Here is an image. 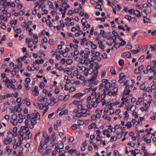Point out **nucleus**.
<instances>
[{
  "label": "nucleus",
  "instance_id": "38",
  "mask_svg": "<svg viewBox=\"0 0 156 156\" xmlns=\"http://www.w3.org/2000/svg\"><path fill=\"white\" fill-rule=\"evenodd\" d=\"M79 63L78 64H80V66H81V64H84L86 62V60H83L82 59H80L79 60Z\"/></svg>",
  "mask_w": 156,
  "mask_h": 156
},
{
  "label": "nucleus",
  "instance_id": "22",
  "mask_svg": "<svg viewBox=\"0 0 156 156\" xmlns=\"http://www.w3.org/2000/svg\"><path fill=\"white\" fill-rule=\"evenodd\" d=\"M77 123L79 125H83L84 124V122L83 120H79L77 121Z\"/></svg>",
  "mask_w": 156,
  "mask_h": 156
},
{
  "label": "nucleus",
  "instance_id": "46",
  "mask_svg": "<svg viewBox=\"0 0 156 156\" xmlns=\"http://www.w3.org/2000/svg\"><path fill=\"white\" fill-rule=\"evenodd\" d=\"M38 151L40 153H41L42 151V145L41 144L38 147Z\"/></svg>",
  "mask_w": 156,
  "mask_h": 156
},
{
  "label": "nucleus",
  "instance_id": "64",
  "mask_svg": "<svg viewBox=\"0 0 156 156\" xmlns=\"http://www.w3.org/2000/svg\"><path fill=\"white\" fill-rule=\"evenodd\" d=\"M45 152L47 154H49L51 152V150L49 149H47L46 150Z\"/></svg>",
  "mask_w": 156,
  "mask_h": 156
},
{
  "label": "nucleus",
  "instance_id": "39",
  "mask_svg": "<svg viewBox=\"0 0 156 156\" xmlns=\"http://www.w3.org/2000/svg\"><path fill=\"white\" fill-rule=\"evenodd\" d=\"M50 141V138L49 136H48L44 140V142L45 144H46L48 143Z\"/></svg>",
  "mask_w": 156,
  "mask_h": 156
},
{
  "label": "nucleus",
  "instance_id": "34",
  "mask_svg": "<svg viewBox=\"0 0 156 156\" xmlns=\"http://www.w3.org/2000/svg\"><path fill=\"white\" fill-rule=\"evenodd\" d=\"M136 108L135 106L132 105L130 107L129 110H130L132 112H133L135 111Z\"/></svg>",
  "mask_w": 156,
  "mask_h": 156
},
{
  "label": "nucleus",
  "instance_id": "60",
  "mask_svg": "<svg viewBox=\"0 0 156 156\" xmlns=\"http://www.w3.org/2000/svg\"><path fill=\"white\" fill-rule=\"evenodd\" d=\"M125 18L129 21H130V19H131V16L127 15L125 16Z\"/></svg>",
  "mask_w": 156,
  "mask_h": 156
},
{
  "label": "nucleus",
  "instance_id": "19",
  "mask_svg": "<svg viewBox=\"0 0 156 156\" xmlns=\"http://www.w3.org/2000/svg\"><path fill=\"white\" fill-rule=\"evenodd\" d=\"M77 66L80 68V69L83 72H84L86 71L85 67L82 66H80V64H78Z\"/></svg>",
  "mask_w": 156,
  "mask_h": 156
},
{
  "label": "nucleus",
  "instance_id": "61",
  "mask_svg": "<svg viewBox=\"0 0 156 156\" xmlns=\"http://www.w3.org/2000/svg\"><path fill=\"white\" fill-rule=\"evenodd\" d=\"M76 90L75 88L73 87H71L69 89V91L70 92H73L75 91Z\"/></svg>",
  "mask_w": 156,
  "mask_h": 156
},
{
  "label": "nucleus",
  "instance_id": "42",
  "mask_svg": "<svg viewBox=\"0 0 156 156\" xmlns=\"http://www.w3.org/2000/svg\"><path fill=\"white\" fill-rule=\"evenodd\" d=\"M18 117L21 119H24L26 117V116L24 115H22L21 114H19L18 115Z\"/></svg>",
  "mask_w": 156,
  "mask_h": 156
},
{
  "label": "nucleus",
  "instance_id": "54",
  "mask_svg": "<svg viewBox=\"0 0 156 156\" xmlns=\"http://www.w3.org/2000/svg\"><path fill=\"white\" fill-rule=\"evenodd\" d=\"M69 97V94H67L65 96H64V99L63 100L64 101H66L67 100Z\"/></svg>",
  "mask_w": 156,
  "mask_h": 156
},
{
  "label": "nucleus",
  "instance_id": "30",
  "mask_svg": "<svg viewBox=\"0 0 156 156\" xmlns=\"http://www.w3.org/2000/svg\"><path fill=\"white\" fill-rule=\"evenodd\" d=\"M77 128V124L73 125L71 127V128L72 130H75Z\"/></svg>",
  "mask_w": 156,
  "mask_h": 156
},
{
  "label": "nucleus",
  "instance_id": "47",
  "mask_svg": "<svg viewBox=\"0 0 156 156\" xmlns=\"http://www.w3.org/2000/svg\"><path fill=\"white\" fill-rule=\"evenodd\" d=\"M131 152H133L136 154H138L140 152V150L138 149H135L134 150H132Z\"/></svg>",
  "mask_w": 156,
  "mask_h": 156
},
{
  "label": "nucleus",
  "instance_id": "2",
  "mask_svg": "<svg viewBox=\"0 0 156 156\" xmlns=\"http://www.w3.org/2000/svg\"><path fill=\"white\" fill-rule=\"evenodd\" d=\"M95 67L94 69H92L93 74L92 75L91 78L90 79V80H95L98 74V69L99 68L98 67V63L95 62L94 63Z\"/></svg>",
  "mask_w": 156,
  "mask_h": 156
},
{
  "label": "nucleus",
  "instance_id": "26",
  "mask_svg": "<svg viewBox=\"0 0 156 156\" xmlns=\"http://www.w3.org/2000/svg\"><path fill=\"white\" fill-rule=\"evenodd\" d=\"M66 62L68 65H70L73 62V60L71 59H68L66 61Z\"/></svg>",
  "mask_w": 156,
  "mask_h": 156
},
{
  "label": "nucleus",
  "instance_id": "12",
  "mask_svg": "<svg viewBox=\"0 0 156 156\" xmlns=\"http://www.w3.org/2000/svg\"><path fill=\"white\" fill-rule=\"evenodd\" d=\"M78 72L77 70H76L74 71V73L76 74L77 78L78 79H81V77L83 78V76H82L80 74H78Z\"/></svg>",
  "mask_w": 156,
  "mask_h": 156
},
{
  "label": "nucleus",
  "instance_id": "36",
  "mask_svg": "<svg viewBox=\"0 0 156 156\" xmlns=\"http://www.w3.org/2000/svg\"><path fill=\"white\" fill-rule=\"evenodd\" d=\"M126 126L128 128H130L132 126V124H131V122H128L126 125Z\"/></svg>",
  "mask_w": 156,
  "mask_h": 156
},
{
  "label": "nucleus",
  "instance_id": "51",
  "mask_svg": "<svg viewBox=\"0 0 156 156\" xmlns=\"http://www.w3.org/2000/svg\"><path fill=\"white\" fill-rule=\"evenodd\" d=\"M106 71L105 70H103L101 73V77L103 78L104 76H105L106 75Z\"/></svg>",
  "mask_w": 156,
  "mask_h": 156
},
{
  "label": "nucleus",
  "instance_id": "59",
  "mask_svg": "<svg viewBox=\"0 0 156 156\" xmlns=\"http://www.w3.org/2000/svg\"><path fill=\"white\" fill-rule=\"evenodd\" d=\"M140 90H143L145 88V86L144 84H142L140 87Z\"/></svg>",
  "mask_w": 156,
  "mask_h": 156
},
{
  "label": "nucleus",
  "instance_id": "57",
  "mask_svg": "<svg viewBox=\"0 0 156 156\" xmlns=\"http://www.w3.org/2000/svg\"><path fill=\"white\" fill-rule=\"evenodd\" d=\"M117 136H111L110 141H111L112 140H113L114 141H115L117 140Z\"/></svg>",
  "mask_w": 156,
  "mask_h": 156
},
{
  "label": "nucleus",
  "instance_id": "49",
  "mask_svg": "<svg viewBox=\"0 0 156 156\" xmlns=\"http://www.w3.org/2000/svg\"><path fill=\"white\" fill-rule=\"evenodd\" d=\"M110 72H111V73L112 74H114V75L116 74V73L115 72V69L114 68H111Z\"/></svg>",
  "mask_w": 156,
  "mask_h": 156
},
{
  "label": "nucleus",
  "instance_id": "40",
  "mask_svg": "<svg viewBox=\"0 0 156 156\" xmlns=\"http://www.w3.org/2000/svg\"><path fill=\"white\" fill-rule=\"evenodd\" d=\"M94 62V61L93 60H91V62H90V65L89 66V68L90 69H93V63Z\"/></svg>",
  "mask_w": 156,
  "mask_h": 156
},
{
  "label": "nucleus",
  "instance_id": "17",
  "mask_svg": "<svg viewBox=\"0 0 156 156\" xmlns=\"http://www.w3.org/2000/svg\"><path fill=\"white\" fill-rule=\"evenodd\" d=\"M146 12L147 10L146 9H144V11H141V15L144 18H146L147 16Z\"/></svg>",
  "mask_w": 156,
  "mask_h": 156
},
{
  "label": "nucleus",
  "instance_id": "41",
  "mask_svg": "<svg viewBox=\"0 0 156 156\" xmlns=\"http://www.w3.org/2000/svg\"><path fill=\"white\" fill-rule=\"evenodd\" d=\"M48 4L49 5V8H51L52 9H53L54 6L52 5V3L51 2L49 1L48 2Z\"/></svg>",
  "mask_w": 156,
  "mask_h": 156
},
{
  "label": "nucleus",
  "instance_id": "45",
  "mask_svg": "<svg viewBox=\"0 0 156 156\" xmlns=\"http://www.w3.org/2000/svg\"><path fill=\"white\" fill-rule=\"evenodd\" d=\"M131 21L133 23H135L136 22L137 20L136 18L131 17V19H130Z\"/></svg>",
  "mask_w": 156,
  "mask_h": 156
},
{
  "label": "nucleus",
  "instance_id": "14",
  "mask_svg": "<svg viewBox=\"0 0 156 156\" xmlns=\"http://www.w3.org/2000/svg\"><path fill=\"white\" fill-rule=\"evenodd\" d=\"M62 6L64 8V10L65 11L66 10L67 8H69L70 7L69 5L66 3H62Z\"/></svg>",
  "mask_w": 156,
  "mask_h": 156
},
{
  "label": "nucleus",
  "instance_id": "4",
  "mask_svg": "<svg viewBox=\"0 0 156 156\" xmlns=\"http://www.w3.org/2000/svg\"><path fill=\"white\" fill-rule=\"evenodd\" d=\"M31 119H34L37 120H39L40 118V114L38 112L36 113H31Z\"/></svg>",
  "mask_w": 156,
  "mask_h": 156
},
{
  "label": "nucleus",
  "instance_id": "35",
  "mask_svg": "<svg viewBox=\"0 0 156 156\" xmlns=\"http://www.w3.org/2000/svg\"><path fill=\"white\" fill-rule=\"evenodd\" d=\"M76 151V149H70L68 151V152H69L70 154H73L74 152H75Z\"/></svg>",
  "mask_w": 156,
  "mask_h": 156
},
{
  "label": "nucleus",
  "instance_id": "53",
  "mask_svg": "<svg viewBox=\"0 0 156 156\" xmlns=\"http://www.w3.org/2000/svg\"><path fill=\"white\" fill-rule=\"evenodd\" d=\"M37 9L36 8V7H34V10H33L32 11V14L33 15H35L37 12Z\"/></svg>",
  "mask_w": 156,
  "mask_h": 156
},
{
  "label": "nucleus",
  "instance_id": "43",
  "mask_svg": "<svg viewBox=\"0 0 156 156\" xmlns=\"http://www.w3.org/2000/svg\"><path fill=\"white\" fill-rule=\"evenodd\" d=\"M134 11L135 10H134L133 9H131L128 10L129 13L131 15L134 14Z\"/></svg>",
  "mask_w": 156,
  "mask_h": 156
},
{
  "label": "nucleus",
  "instance_id": "56",
  "mask_svg": "<svg viewBox=\"0 0 156 156\" xmlns=\"http://www.w3.org/2000/svg\"><path fill=\"white\" fill-rule=\"evenodd\" d=\"M6 1L7 0H1L0 1V5L5 4Z\"/></svg>",
  "mask_w": 156,
  "mask_h": 156
},
{
  "label": "nucleus",
  "instance_id": "29",
  "mask_svg": "<svg viewBox=\"0 0 156 156\" xmlns=\"http://www.w3.org/2000/svg\"><path fill=\"white\" fill-rule=\"evenodd\" d=\"M119 64L120 66H122L124 65V62L123 60L120 59L119 61Z\"/></svg>",
  "mask_w": 156,
  "mask_h": 156
},
{
  "label": "nucleus",
  "instance_id": "1",
  "mask_svg": "<svg viewBox=\"0 0 156 156\" xmlns=\"http://www.w3.org/2000/svg\"><path fill=\"white\" fill-rule=\"evenodd\" d=\"M100 93H97L95 96H90L87 98V107L88 108H91L92 107H96L101 101Z\"/></svg>",
  "mask_w": 156,
  "mask_h": 156
},
{
  "label": "nucleus",
  "instance_id": "13",
  "mask_svg": "<svg viewBox=\"0 0 156 156\" xmlns=\"http://www.w3.org/2000/svg\"><path fill=\"white\" fill-rule=\"evenodd\" d=\"M68 110L67 109H65L64 110L60 112L59 116H61L63 115L66 114L68 113Z\"/></svg>",
  "mask_w": 156,
  "mask_h": 156
},
{
  "label": "nucleus",
  "instance_id": "62",
  "mask_svg": "<svg viewBox=\"0 0 156 156\" xmlns=\"http://www.w3.org/2000/svg\"><path fill=\"white\" fill-rule=\"evenodd\" d=\"M80 101L77 100H74L73 101V103L75 105H77L79 104Z\"/></svg>",
  "mask_w": 156,
  "mask_h": 156
},
{
  "label": "nucleus",
  "instance_id": "8",
  "mask_svg": "<svg viewBox=\"0 0 156 156\" xmlns=\"http://www.w3.org/2000/svg\"><path fill=\"white\" fill-rule=\"evenodd\" d=\"M58 147L60 149H62L64 147V144L62 141H59L58 142Z\"/></svg>",
  "mask_w": 156,
  "mask_h": 156
},
{
  "label": "nucleus",
  "instance_id": "5",
  "mask_svg": "<svg viewBox=\"0 0 156 156\" xmlns=\"http://www.w3.org/2000/svg\"><path fill=\"white\" fill-rule=\"evenodd\" d=\"M125 77L126 76L124 73H121L119 76L120 79L119 80V82L120 83H123L126 79Z\"/></svg>",
  "mask_w": 156,
  "mask_h": 156
},
{
  "label": "nucleus",
  "instance_id": "15",
  "mask_svg": "<svg viewBox=\"0 0 156 156\" xmlns=\"http://www.w3.org/2000/svg\"><path fill=\"white\" fill-rule=\"evenodd\" d=\"M26 135L28 136V138L29 139H30L32 137V134L28 130H27L26 133Z\"/></svg>",
  "mask_w": 156,
  "mask_h": 156
},
{
  "label": "nucleus",
  "instance_id": "27",
  "mask_svg": "<svg viewBox=\"0 0 156 156\" xmlns=\"http://www.w3.org/2000/svg\"><path fill=\"white\" fill-rule=\"evenodd\" d=\"M103 91H104V93H103V94H106V95L108 94H107L108 92L109 91H110L109 90V89L108 88L105 89H103Z\"/></svg>",
  "mask_w": 156,
  "mask_h": 156
},
{
  "label": "nucleus",
  "instance_id": "6",
  "mask_svg": "<svg viewBox=\"0 0 156 156\" xmlns=\"http://www.w3.org/2000/svg\"><path fill=\"white\" fill-rule=\"evenodd\" d=\"M116 86V85H113L112 83H111L109 82H106L104 85V87L105 88H108L114 87Z\"/></svg>",
  "mask_w": 156,
  "mask_h": 156
},
{
  "label": "nucleus",
  "instance_id": "31",
  "mask_svg": "<svg viewBox=\"0 0 156 156\" xmlns=\"http://www.w3.org/2000/svg\"><path fill=\"white\" fill-rule=\"evenodd\" d=\"M39 98V97H38V98ZM48 98L47 96H44L41 99H38V100L40 101H46L47 100Z\"/></svg>",
  "mask_w": 156,
  "mask_h": 156
},
{
  "label": "nucleus",
  "instance_id": "32",
  "mask_svg": "<svg viewBox=\"0 0 156 156\" xmlns=\"http://www.w3.org/2000/svg\"><path fill=\"white\" fill-rule=\"evenodd\" d=\"M11 118L13 120H16L17 118V116L16 115L13 114L12 115Z\"/></svg>",
  "mask_w": 156,
  "mask_h": 156
},
{
  "label": "nucleus",
  "instance_id": "50",
  "mask_svg": "<svg viewBox=\"0 0 156 156\" xmlns=\"http://www.w3.org/2000/svg\"><path fill=\"white\" fill-rule=\"evenodd\" d=\"M144 18L145 19H143L144 22V23H149V21L150 20V19L148 18H146V17Z\"/></svg>",
  "mask_w": 156,
  "mask_h": 156
},
{
  "label": "nucleus",
  "instance_id": "37",
  "mask_svg": "<svg viewBox=\"0 0 156 156\" xmlns=\"http://www.w3.org/2000/svg\"><path fill=\"white\" fill-rule=\"evenodd\" d=\"M78 109L80 111H81L83 109V105H78L77 106Z\"/></svg>",
  "mask_w": 156,
  "mask_h": 156
},
{
  "label": "nucleus",
  "instance_id": "23",
  "mask_svg": "<svg viewBox=\"0 0 156 156\" xmlns=\"http://www.w3.org/2000/svg\"><path fill=\"white\" fill-rule=\"evenodd\" d=\"M96 85V83L95 82V81H93L90 83L89 84V86L93 87Z\"/></svg>",
  "mask_w": 156,
  "mask_h": 156
},
{
  "label": "nucleus",
  "instance_id": "11",
  "mask_svg": "<svg viewBox=\"0 0 156 156\" xmlns=\"http://www.w3.org/2000/svg\"><path fill=\"white\" fill-rule=\"evenodd\" d=\"M96 123L95 122H94L91 124L89 126H88V128L89 129H91L93 127H94L95 128V129H98V128L96 127Z\"/></svg>",
  "mask_w": 156,
  "mask_h": 156
},
{
  "label": "nucleus",
  "instance_id": "28",
  "mask_svg": "<svg viewBox=\"0 0 156 156\" xmlns=\"http://www.w3.org/2000/svg\"><path fill=\"white\" fill-rule=\"evenodd\" d=\"M36 120H37L34 119H31L30 120V122L32 125H34L36 124L37 123Z\"/></svg>",
  "mask_w": 156,
  "mask_h": 156
},
{
  "label": "nucleus",
  "instance_id": "58",
  "mask_svg": "<svg viewBox=\"0 0 156 156\" xmlns=\"http://www.w3.org/2000/svg\"><path fill=\"white\" fill-rule=\"evenodd\" d=\"M73 20V17H71V18H69V17H67L66 18L65 20L66 21H68V22H70L71 21V20Z\"/></svg>",
  "mask_w": 156,
  "mask_h": 156
},
{
  "label": "nucleus",
  "instance_id": "44",
  "mask_svg": "<svg viewBox=\"0 0 156 156\" xmlns=\"http://www.w3.org/2000/svg\"><path fill=\"white\" fill-rule=\"evenodd\" d=\"M90 43L91 44V47L93 49H94L96 48L97 46L95 44H93L91 41L90 42Z\"/></svg>",
  "mask_w": 156,
  "mask_h": 156
},
{
  "label": "nucleus",
  "instance_id": "9",
  "mask_svg": "<svg viewBox=\"0 0 156 156\" xmlns=\"http://www.w3.org/2000/svg\"><path fill=\"white\" fill-rule=\"evenodd\" d=\"M83 95L84 94H83L81 93H78L74 95L73 96V97H75L76 98H79L83 96Z\"/></svg>",
  "mask_w": 156,
  "mask_h": 156
},
{
  "label": "nucleus",
  "instance_id": "18",
  "mask_svg": "<svg viewBox=\"0 0 156 156\" xmlns=\"http://www.w3.org/2000/svg\"><path fill=\"white\" fill-rule=\"evenodd\" d=\"M151 66L153 68H155L156 67V62L154 60H153L151 63Z\"/></svg>",
  "mask_w": 156,
  "mask_h": 156
},
{
  "label": "nucleus",
  "instance_id": "3",
  "mask_svg": "<svg viewBox=\"0 0 156 156\" xmlns=\"http://www.w3.org/2000/svg\"><path fill=\"white\" fill-rule=\"evenodd\" d=\"M118 90V88L117 87H115L112 90L113 91H109L108 92L107 94L109 96L112 95L115 96L118 94L117 91Z\"/></svg>",
  "mask_w": 156,
  "mask_h": 156
},
{
  "label": "nucleus",
  "instance_id": "48",
  "mask_svg": "<svg viewBox=\"0 0 156 156\" xmlns=\"http://www.w3.org/2000/svg\"><path fill=\"white\" fill-rule=\"evenodd\" d=\"M45 86V84L43 82H41L40 84V87L42 89L44 88Z\"/></svg>",
  "mask_w": 156,
  "mask_h": 156
},
{
  "label": "nucleus",
  "instance_id": "55",
  "mask_svg": "<svg viewBox=\"0 0 156 156\" xmlns=\"http://www.w3.org/2000/svg\"><path fill=\"white\" fill-rule=\"evenodd\" d=\"M91 89H92V88L91 87L86 88L85 89L84 91L85 93H87L89 91H90Z\"/></svg>",
  "mask_w": 156,
  "mask_h": 156
},
{
  "label": "nucleus",
  "instance_id": "24",
  "mask_svg": "<svg viewBox=\"0 0 156 156\" xmlns=\"http://www.w3.org/2000/svg\"><path fill=\"white\" fill-rule=\"evenodd\" d=\"M37 104L38 107L39 108V109L40 110H42L44 106L42 104H39V103H37Z\"/></svg>",
  "mask_w": 156,
  "mask_h": 156
},
{
  "label": "nucleus",
  "instance_id": "25",
  "mask_svg": "<svg viewBox=\"0 0 156 156\" xmlns=\"http://www.w3.org/2000/svg\"><path fill=\"white\" fill-rule=\"evenodd\" d=\"M83 34V32L82 31L79 30L78 33H76L75 34V36L76 37H78L79 36Z\"/></svg>",
  "mask_w": 156,
  "mask_h": 156
},
{
  "label": "nucleus",
  "instance_id": "16",
  "mask_svg": "<svg viewBox=\"0 0 156 156\" xmlns=\"http://www.w3.org/2000/svg\"><path fill=\"white\" fill-rule=\"evenodd\" d=\"M134 14H135L136 16L138 17H140V12L137 10H135Z\"/></svg>",
  "mask_w": 156,
  "mask_h": 156
},
{
  "label": "nucleus",
  "instance_id": "21",
  "mask_svg": "<svg viewBox=\"0 0 156 156\" xmlns=\"http://www.w3.org/2000/svg\"><path fill=\"white\" fill-rule=\"evenodd\" d=\"M55 133L54 132H53L52 134V137L51 138V139H52V141L53 142L56 139V137L55 136Z\"/></svg>",
  "mask_w": 156,
  "mask_h": 156
},
{
  "label": "nucleus",
  "instance_id": "52",
  "mask_svg": "<svg viewBox=\"0 0 156 156\" xmlns=\"http://www.w3.org/2000/svg\"><path fill=\"white\" fill-rule=\"evenodd\" d=\"M130 92V90H125L124 91V93L126 95H129V93Z\"/></svg>",
  "mask_w": 156,
  "mask_h": 156
},
{
  "label": "nucleus",
  "instance_id": "10",
  "mask_svg": "<svg viewBox=\"0 0 156 156\" xmlns=\"http://www.w3.org/2000/svg\"><path fill=\"white\" fill-rule=\"evenodd\" d=\"M123 55L127 58H129L131 56V53L129 51L125 52L123 53Z\"/></svg>",
  "mask_w": 156,
  "mask_h": 156
},
{
  "label": "nucleus",
  "instance_id": "63",
  "mask_svg": "<svg viewBox=\"0 0 156 156\" xmlns=\"http://www.w3.org/2000/svg\"><path fill=\"white\" fill-rule=\"evenodd\" d=\"M10 87L11 88H12L14 90H15L16 89V88L15 87L14 85L12 83H11Z\"/></svg>",
  "mask_w": 156,
  "mask_h": 156
},
{
  "label": "nucleus",
  "instance_id": "33",
  "mask_svg": "<svg viewBox=\"0 0 156 156\" xmlns=\"http://www.w3.org/2000/svg\"><path fill=\"white\" fill-rule=\"evenodd\" d=\"M86 38L85 37L81 39L80 43L81 45H83L84 44V42L86 41Z\"/></svg>",
  "mask_w": 156,
  "mask_h": 156
},
{
  "label": "nucleus",
  "instance_id": "20",
  "mask_svg": "<svg viewBox=\"0 0 156 156\" xmlns=\"http://www.w3.org/2000/svg\"><path fill=\"white\" fill-rule=\"evenodd\" d=\"M139 49H137L136 50H131V51L133 52L134 54H136L138 52H139V51L140 50V47H139Z\"/></svg>",
  "mask_w": 156,
  "mask_h": 156
},
{
  "label": "nucleus",
  "instance_id": "7",
  "mask_svg": "<svg viewBox=\"0 0 156 156\" xmlns=\"http://www.w3.org/2000/svg\"><path fill=\"white\" fill-rule=\"evenodd\" d=\"M12 140V138H11L5 139L3 140V144L5 145H8L11 143Z\"/></svg>",
  "mask_w": 156,
  "mask_h": 156
}]
</instances>
